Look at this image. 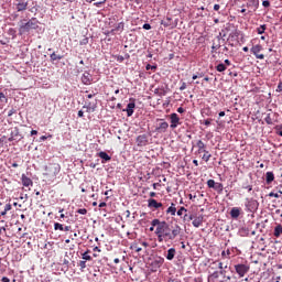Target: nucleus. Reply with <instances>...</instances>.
<instances>
[{
	"mask_svg": "<svg viewBox=\"0 0 282 282\" xmlns=\"http://www.w3.org/2000/svg\"><path fill=\"white\" fill-rule=\"evenodd\" d=\"M267 29H268V26L265 24H262L256 29V32H258V34H265Z\"/></svg>",
	"mask_w": 282,
	"mask_h": 282,
	"instance_id": "nucleus-30",
	"label": "nucleus"
},
{
	"mask_svg": "<svg viewBox=\"0 0 282 282\" xmlns=\"http://www.w3.org/2000/svg\"><path fill=\"white\" fill-rule=\"evenodd\" d=\"M239 215H241V208L232 207L231 210H230L231 219H239Z\"/></svg>",
	"mask_w": 282,
	"mask_h": 282,
	"instance_id": "nucleus-16",
	"label": "nucleus"
},
{
	"mask_svg": "<svg viewBox=\"0 0 282 282\" xmlns=\"http://www.w3.org/2000/svg\"><path fill=\"white\" fill-rule=\"evenodd\" d=\"M235 270L238 274V276L243 278L248 272H250V267L248 264H236Z\"/></svg>",
	"mask_w": 282,
	"mask_h": 282,
	"instance_id": "nucleus-5",
	"label": "nucleus"
},
{
	"mask_svg": "<svg viewBox=\"0 0 282 282\" xmlns=\"http://www.w3.org/2000/svg\"><path fill=\"white\" fill-rule=\"evenodd\" d=\"M184 89H186V83H185V82H183L182 85H181V87H180V90H181V91H184Z\"/></svg>",
	"mask_w": 282,
	"mask_h": 282,
	"instance_id": "nucleus-54",
	"label": "nucleus"
},
{
	"mask_svg": "<svg viewBox=\"0 0 282 282\" xmlns=\"http://www.w3.org/2000/svg\"><path fill=\"white\" fill-rule=\"evenodd\" d=\"M50 58H51V63H55V61H62L63 55H57L56 53H52Z\"/></svg>",
	"mask_w": 282,
	"mask_h": 282,
	"instance_id": "nucleus-26",
	"label": "nucleus"
},
{
	"mask_svg": "<svg viewBox=\"0 0 282 282\" xmlns=\"http://www.w3.org/2000/svg\"><path fill=\"white\" fill-rule=\"evenodd\" d=\"M98 156L104 160L105 162H110L111 161V156L109 154H107V152H99Z\"/></svg>",
	"mask_w": 282,
	"mask_h": 282,
	"instance_id": "nucleus-25",
	"label": "nucleus"
},
{
	"mask_svg": "<svg viewBox=\"0 0 282 282\" xmlns=\"http://www.w3.org/2000/svg\"><path fill=\"white\" fill-rule=\"evenodd\" d=\"M228 67L226 66V64H224V63H220V64H218L217 66H216V69H217V72H226V69H227Z\"/></svg>",
	"mask_w": 282,
	"mask_h": 282,
	"instance_id": "nucleus-32",
	"label": "nucleus"
},
{
	"mask_svg": "<svg viewBox=\"0 0 282 282\" xmlns=\"http://www.w3.org/2000/svg\"><path fill=\"white\" fill-rule=\"evenodd\" d=\"M89 43V37H84L80 42L79 45H87Z\"/></svg>",
	"mask_w": 282,
	"mask_h": 282,
	"instance_id": "nucleus-42",
	"label": "nucleus"
},
{
	"mask_svg": "<svg viewBox=\"0 0 282 282\" xmlns=\"http://www.w3.org/2000/svg\"><path fill=\"white\" fill-rule=\"evenodd\" d=\"M106 2H107V0H101V1H98V2H94V6L96 8H100V6H102V3H106Z\"/></svg>",
	"mask_w": 282,
	"mask_h": 282,
	"instance_id": "nucleus-43",
	"label": "nucleus"
},
{
	"mask_svg": "<svg viewBox=\"0 0 282 282\" xmlns=\"http://www.w3.org/2000/svg\"><path fill=\"white\" fill-rule=\"evenodd\" d=\"M249 3L256 8H259V0H249Z\"/></svg>",
	"mask_w": 282,
	"mask_h": 282,
	"instance_id": "nucleus-41",
	"label": "nucleus"
},
{
	"mask_svg": "<svg viewBox=\"0 0 282 282\" xmlns=\"http://www.w3.org/2000/svg\"><path fill=\"white\" fill-rule=\"evenodd\" d=\"M137 144L138 147H147L149 144V139L147 134H141L137 138Z\"/></svg>",
	"mask_w": 282,
	"mask_h": 282,
	"instance_id": "nucleus-12",
	"label": "nucleus"
},
{
	"mask_svg": "<svg viewBox=\"0 0 282 282\" xmlns=\"http://www.w3.org/2000/svg\"><path fill=\"white\" fill-rule=\"evenodd\" d=\"M245 206L248 213H254L259 208V202H257V199L253 198H247Z\"/></svg>",
	"mask_w": 282,
	"mask_h": 282,
	"instance_id": "nucleus-4",
	"label": "nucleus"
},
{
	"mask_svg": "<svg viewBox=\"0 0 282 282\" xmlns=\"http://www.w3.org/2000/svg\"><path fill=\"white\" fill-rule=\"evenodd\" d=\"M204 77V74L202 73H198L197 75H193V80H197V78H203Z\"/></svg>",
	"mask_w": 282,
	"mask_h": 282,
	"instance_id": "nucleus-44",
	"label": "nucleus"
},
{
	"mask_svg": "<svg viewBox=\"0 0 282 282\" xmlns=\"http://www.w3.org/2000/svg\"><path fill=\"white\" fill-rule=\"evenodd\" d=\"M175 254H177V250H175V248H170L165 253V259H167V261H173V259H175Z\"/></svg>",
	"mask_w": 282,
	"mask_h": 282,
	"instance_id": "nucleus-14",
	"label": "nucleus"
},
{
	"mask_svg": "<svg viewBox=\"0 0 282 282\" xmlns=\"http://www.w3.org/2000/svg\"><path fill=\"white\" fill-rule=\"evenodd\" d=\"M148 208H155V210H158V208H162V203H158L154 198H150L148 199Z\"/></svg>",
	"mask_w": 282,
	"mask_h": 282,
	"instance_id": "nucleus-13",
	"label": "nucleus"
},
{
	"mask_svg": "<svg viewBox=\"0 0 282 282\" xmlns=\"http://www.w3.org/2000/svg\"><path fill=\"white\" fill-rule=\"evenodd\" d=\"M170 120H171V129H177V126L181 124L180 122V116L177 113L173 112L170 115Z\"/></svg>",
	"mask_w": 282,
	"mask_h": 282,
	"instance_id": "nucleus-7",
	"label": "nucleus"
},
{
	"mask_svg": "<svg viewBox=\"0 0 282 282\" xmlns=\"http://www.w3.org/2000/svg\"><path fill=\"white\" fill-rule=\"evenodd\" d=\"M82 83L83 85H91V83H94V77L90 75L89 72H85L82 75Z\"/></svg>",
	"mask_w": 282,
	"mask_h": 282,
	"instance_id": "nucleus-10",
	"label": "nucleus"
},
{
	"mask_svg": "<svg viewBox=\"0 0 282 282\" xmlns=\"http://www.w3.org/2000/svg\"><path fill=\"white\" fill-rule=\"evenodd\" d=\"M209 280L212 282H225V279H221V276L219 275V271H215L214 273H212L209 275Z\"/></svg>",
	"mask_w": 282,
	"mask_h": 282,
	"instance_id": "nucleus-15",
	"label": "nucleus"
},
{
	"mask_svg": "<svg viewBox=\"0 0 282 282\" xmlns=\"http://www.w3.org/2000/svg\"><path fill=\"white\" fill-rule=\"evenodd\" d=\"M269 197H275V199H279V194L274 193V192H270L269 193Z\"/></svg>",
	"mask_w": 282,
	"mask_h": 282,
	"instance_id": "nucleus-46",
	"label": "nucleus"
},
{
	"mask_svg": "<svg viewBox=\"0 0 282 282\" xmlns=\"http://www.w3.org/2000/svg\"><path fill=\"white\" fill-rule=\"evenodd\" d=\"M262 6L263 8H270V1L269 0L262 1Z\"/></svg>",
	"mask_w": 282,
	"mask_h": 282,
	"instance_id": "nucleus-48",
	"label": "nucleus"
},
{
	"mask_svg": "<svg viewBox=\"0 0 282 282\" xmlns=\"http://www.w3.org/2000/svg\"><path fill=\"white\" fill-rule=\"evenodd\" d=\"M225 65H226V67H230V65H232V63H230L229 59H225Z\"/></svg>",
	"mask_w": 282,
	"mask_h": 282,
	"instance_id": "nucleus-59",
	"label": "nucleus"
},
{
	"mask_svg": "<svg viewBox=\"0 0 282 282\" xmlns=\"http://www.w3.org/2000/svg\"><path fill=\"white\" fill-rule=\"evenodd\" d=\"M264 122H267V124H273L274 123L272 121V117L270 116V113H268L267 117L264 118Z\"/></svg>",
	"mask_w": 282,
	"mask_h": 282,
	"instance_id": "nucleus-37",
	"label": "nucleus"
},
{
	"mask_svg": "<svg viewBox=\"0 0 282 282\" xmlns=\"http://www.w3.org/2000/svg\"><path fill=\"white\" fill-rule=\"evenodd\" d=\"M254 56H256V58H259L260 61H263V58H265V55L260 54V53H258V54L254 55Z\"/></svg>",
	"mask_w": 282,
	"mask_h": 282,
	"instance_id": "nucleus-52",
	"label": "nucleus"
},
{
	"mask_svg": "<svg viewBox=\"0 0 282 282\" xmlns=\"http://www.w3.org/2000/svg\"><path fill=\"white\" fill-rule=\"evenodd\" d=\"M162 25H164V28H169V25H171L169 22L164 21L161 23Z\"/></svg>",
	"mask_w": 282,
	"mask_h": 282,
	"instance_id": "nucleus-63",
	"label": "nucleus"
},
{
	"mask_svg": "<svg viewBox=\"0 0 282 282\" xmlns=\"http://www.w3.org/2000/svg\"><path fill=\"white\" fill-rule=\"evenodd\" d=\"M203 153H204L203 160H204L205 162H209V160H210V158H213V155L209 154L208 150H203Z\"/></svg>",
	"mask_w": 282,
	"mask_h": 282,
	"instance_id": "nucleus-31",
	"label": "nucleus"
},
{
	"mask_svg": "<svg viewBox=\"0 0 282 282\" xmlns=\"http://www.w3.org/2000/svg\"><path fill=\"white\" fill-rule=\"evenodd\" d=\"M242 188H246L250 193L252 191V185L242 186Z\"/></svg>",
	"mask_w": 282,
	"mask_h": 282,
	"instance_id": "nucleus-56",
	"label": "nucleus"
},
{
	"mask_svg": "<svg viewBox=\"0 0 282 282\" xmlns=\"http://www.w3.org/2000/svg\"><path fill=\"white\" fill-rule=\"evenodd\" d=\"M177 214V207H175V203H172L171 206L166 209V215H171L172 217H175Z\"/></svg>",
	"mask_w": 282,
	"mask_h": 282,
	"instance_id": "nucleus-18",
	"label": "nucleus"
},
{
	"mask_svg": "<svg viewBox=\"0 0 282 282\" xmlns=\"http://www.w3.org/2000/svg\"><path fill=\"white\" fill-rule=\"evenodd\" d=\"M79 268L82 272H85V268H87V261L85 260L79 261Z\"/></svg>",
	"mask_w": 282,
	"mask_h": 282,
	"instance_id": "nucleus-34",
	"label": "nucleus"
},
{
	"mask_svg": "<svg viewBox=\"0 0 282 282\" xmlns=\"http://www.w3.org/2000/svg\"><path fill=\"white\" fill-rule=\"evenodd\" d=\"M6 105H8V97L6 96V94L0 93V109H3Z\"/></svg>",
	"mask_w": 282,
	"mask_h": 282,
	"instance_id": "nucleus-20",
	"label": "nucleus"
},
{
	"mask_svg": "<svg viewBox=\"0 0 282 282\" xmlns=\"http://www.w3.org/2000/svg\"><path fill=\"white\" fill-rule=\"evenodd\" d=\"M262 50H263V46H261L260 44L253 45L251 47V54H253V56H257V54H260Z\"/></svg>",
	"mask_w": 282,
	"mask_h": 282,
	"instance_id": "nucleus-21",
	"label": "nucleus"
},
{
	"mask_svg": "<svg viewBox=\"0 0 282 282\" xmlns=\"http://www.w3.org/2000/svg\"><path fill=\"white\" fill-rule=\"evenodd\" d=\"M131 250H135V252H142V248L138 246H131Z\"/></svg>",
	"mask_w": 282,
	"mask_h": 282,
	"instance_id": "nucleus-45",
	"label": "nucleus"
},
{
	"mask_svg": "<svg viewBox=\"0 0 282 282\" xmlns=\"http://www.w3.org/2000/svg\"><path fill=\"white\" fill-rule=\"evenodd\" d=\"M275 133H276L278 135H281V138H282V126H276V127H275Z\"/></svg>",
	"mask_w": 282,
	"mask_h": 282,
	"instance_id": "nucleus-40",
	"label": "nucleus"
},
{
	"mask_svg": "<svg viewBox=\"0 0 282 282\" xmlns=\"http://www.w3.org/2000/svg\"><path fill=\"white\" fill-rule=\"evenodd\" d=\"M184 111H185V110H184L183 107L177 108V112H178V113H184Z\"/></svg>",
	"mask_w": 282,
	"mask_h": 282,
	"instance_id": "nucleus-61",
	"label": "nucleus"
},
{
	"mask_svg": "<svg viewBox=\"0 0 282 282\" xmlns=\"http://www.w3.org/2000/svg\"><path fill=\"white\" fill-rule=\"evenodd\" d=\"M210 122H212L210 119H206V120L204 121V124H205L206 127H210Z\"/></svg>",
	"mask_w": 282,
	"mask_h": 282,
	"instance_id": "nucleus-57",
	"label": "nucleus"
},
{
	"mask_svg": "<svg viewBox=\"0 0 282 282\" xmlns=\"http://www.w3.org/2000/svg\"><path fill=\"white\" fill-rule=\"evenodd\" d=\"M2 282H10V279L8 276H3Z\"/></svg>",
	"mask_w": 282,
	"mask_h": 282,
	"instance_id": "nucleus-64",
	"label": "nucleus"
},
{
	"mask_svg": "<svg viewBox=\"0 0 282 282\" xmlns=\"http://www.w3.org/2000/svg\"><path fill=\"white\" fill-rule=\"evenodd\" d=\"M15 10L18 12H24V10H28V1L25 0H15Z\"/></svg>",
	"mask_w": 282,
	"mask_h": 282,
	"instance_id": "nucleus-8",
	"label": "nucleus"
},
{
	"mask_svg": "<svg viewBox=\"0 0 282 282\" xmlns=\"http://www.w3.org/2000/svg\"><path fill=\"white\" fill-rule=\"evenodd\" d=\"M214 189H215V191H224V184H221V183H216Z\"/></svg>",
	"mask_w": 282,
	"mask_h": 282,
	"instance_id": "nucleus-39",
	"label": "nucleus"
},
{
	"mask_svg": "<svg viewBox=\"0 0 282 282\" xmlns=\"http://www.w3.org/2000/svg\"><path fill=\"white\" fill-rule=\"evenodd\" d=\"M158 127H156V132L158 133H166L169 130V122L164 121V119H158Z\"/></svg>",
	"mask_w": 282,
	"mask_h": 282,
	"instance_id": "nucleus-6",
	"label": "nucleus"
},
{
	"mask_svg": "<svg viewBox=\"0 0 282 282\" xmlns=\"http://www.w3.org/2000/svg\"><path fill=\"white\" fill-rule=\"evenodd\" d=\"M31 30H39V20L36 18H32L28 22L21 21L19 34L23 36V34L30 33Z\"/></svg>",
	"mask_w": 282,
	"mask_h": 282,
	"instance_id": "nucleus-2",
	"label": "nucleus"
},
{
	"mask_svg": "<svg viewBox=\"0 0 282 282\" xmlns=\"http://www.w3.org/2000/svg\"><path fill=\"white\" fill-rule=\"evenodd\" d=\"M152 226H156L154 235L158 237L159 243L164 241H175L182 235V227L180 225L171 226L164 220L158 218L153 219Z\"/></svg>",
	"mask_w": 282,
	"mask_h": 282,
	"instance_id": "nucleus-1",
	"label": "nucleus"
},
{
	"mask_svg": "<svg viewBox=\"0 0 282 282\" xmlns=\"http://www.w3.org/2000/svg\"><path fill=\"white\" fill-rule=\"evenodd\" d=\"M54 230H61V231H63V230H64V227H63V225H62L61 223H55V224H54Z\"/></svg>",
	"mask_w": 282,
	"mask_h": 282,
	"instance_id": "nucleus-36",
	"label": "nucleus"
},
{
	"mask_svg": "<svg viewBox=\"0 0 282 282\" xmlns=\"http://www.w3.org/2000/svg\"><path fill=\"white\" fill-rule=\"evenodd\" d=\"M273 235H274V237H281V235H282V226L281 225L275 226Z\"/></svg>",
	"mask_w": 282,
	"mask_h": 282,
	"instance_id": "nucleus-29",
	"label": "nucleus"
},
{
	"mask_svg": "<svg viewBox=\"0 0 282 282\" xmlns=\"http://www.w3.org/2000/svg\"><path fill=\"white\" fill-rule=\"evenodd\" d=\"M155 228H158V226H153V220L151 221V227H150V232H153V230H155Z\"/></svg>",
	"mask_w": 282,
	"mask_h": 282,
	"instance_id": "nucleus-58",
	"label": "nucleus"
},
{
	"mask_svg": "<svg viewBox=\"0 0 282 282\" xmlns=\"http://www.w3.org/2000/svg\"><path fill=\"white\" fill-rule=\"evenodd\" d=\"M77 213L78 215H85L87 213V209L80 208V209H77Z\"/></svg>",
	"mask_w": 282,
	"mask_h": 282,
	"instance_id": "nucleus-47",
	"label": "nucleus"
},
{
	"mask_svg": "<svg viewBox=\"0 0 282 282\" xmlns=\"http://www.w3.org/2000/svg\"><path fill=\"white\" fill-rule=\"evenodd\" d=\"M4 210L8 213V212H10V210H12V205L11 204H7L6 206H4Z\"/></svg>",
	"mask_w": 282,
	"mask_h": 282,
	"instance_id": "nucleus-51",
	"label": "nucleus"
},
{
	"mask_svg": "<svg viewBox=\"0 0 282 282\" xmlns=\"http://www.w3.org/2000/svg\"><path fill=\"white\" fill-rule=\"evenodd\" d=\"M45 175H47V177H56V175H58V173H61V164L58 163H51L45 167Z\"/></svg>",
	"mask_w": 282,
	"mask_h": 282,
	"instance_id": "nucleus-3",
	"label": "nucleus"
},
{
	"mask_svg": "<svg viewBox=\"0 0 282 282\" xmlns=\"http://www.w3.org/2000/svg\"><path fill=\"white\" fill-rule=\"evenodd\" d=\"M153 265H155L156 268H162V265H164V258L162 257L155 258L153 261Z\"/></svg>",
	"mask_w": 282,
	"mask_h": 282,
	"instance_id": "nucleus-23",
	"label": "nucleus"
},
{
	"mask_svg": "<svg viewBox=\"0 0 282 282\" xmlns=\"http://www.w3.org/2000/svg\"><path fill=\"white\" fill-rule=\"evenodd\" d=\"M145 69H147V70H149V69H158V66H153V65H151V64H148V65L145 66Z\"/></svg>",
	"mask_w": 282,
	"mask_h": 282,
	"instance_id": "nucleus-49",
	"label": "nucleus"
},
{
	"mask_svg": "<svg viewBox=\"0 0 282 282\" xmlns=\"http://www.w3.org/2000/svg\"><path fill=\"white\" fill-rule=\"evenodd\" d=\"M219 8H221L219 4H215L214 6V10L217 12V11H219Z\"/></svg>",
	"mask_w": 282,
	"mask_h": 282,
	"instance_id": "nucleus-62",
	"label": "nucleus"
},
{
	"mask_svg": "<svg viewBox=\"0 0 282 282\" xmlns=\"http://www.w3.org/2000/svg\"><path fill=\"white\" fill-rule=\"evenodd\" d=\"M189 219L193 220L192 225L194 226V228H199V226H202V224H204V216H198L195 217L193 215L189 216Z\"/></svg>",
	"mask_w": 282,
	"mask_h": 282,
	"instance_id": "nucleus-9",
	"label": "nucleus"
},
{
	"mask_svg": "<svg viewBox=\"0 0 282 282\" xmlns=\"http://www.w3.org/2000/svg\"><path fill=\"white\" fill-rule=\"evenodd\" d=\"M19 138H21V134L19 133L18 128H14L11 131V137L9 138V142H14V140H19Z\"/></svg>",
	"mask_w": 282,
	"mask_h": 282,
	"instance_id": "nucleus-17",
	"label": "nucleus"
},
{
	"mask_svg": "<svg viewBox=\"0 0 282 282\" xmlns=\"http://www.w3.org/2000/svg\"><path fill=\"white\" fill-rule=\"evenodd\" d=\"M124 31V22H120L117 24L115 29H112V32H123Z\"/></svg>",
	"mask_w": 282,
	"mask_h": 282,
	"instance_id": "nucleus-28",
	"label": "nucleus"
},
{
	"mask_svg": "<svg viewBox=\"0 0 282 282\" xmlns=\"http://www.w3.org/2000/svg\"><path fill=\"white\" fill-rule=\"evenodd\" d=\"M186 212H187L186 207H181V208L176 212V214H177L178 217H182V215H184V213H186Z\"/></svg>",
	"mask_w": 282,
	"mask_h": 282,
	"instance_id": "nucleus-38",
	"label": "nucleus"
},
{
	"mask_svg": "<svg viewBox=\"0 0 282 282\" xmlns=\"http://www.w3.org/2000/svg\"><path fill=\"white\" fill-rule=\"evenodd\" d=\"M196 147L198 148V153H204V151H206V143L202 140L196 142Z\"/></svg>",
	"mask_w": 282,
	"mask_h": 282,
	"instance_id": "nucleus-22",
	"label": "nucleus"
},
{
	"mask_svg": "<svg viewBox=\"0 0 282 282\" xmlns=\"http://www.w3.org/2000/svg\"><path fill=\"white\" fill-rule=\"evenodd\" d=\"M226 268H228V265H225V267H224V262H219V263H218V269H219V270H226Z\"/></svg>",
	"mask_w": 282,
	"mask_h": 282,
	"instance_id": "nucleus-50",
	"label": "nucleus"
},
{
	"mask_svg": "<svg viewBox=\"0 0 282 282\" xmlns=\"http://www.w3.org/2000/svg\"><path fill=\"white\" fill-rule=\"evenodd\" d=\"M14 113H17V110L15 109H11L8 112V117L10 118V117L14 116Z\"/></svg>",
	"mask_w": 282,
	"mask_h": 282,
	"instance_id": "nucleus-53",
	"label": "nucleus"
},
{
	"mask_svg": "<svg viewBox=\"0 0 282 282\" xmlns=\"http://www.w3.org/2000/svg\"><path fill=\"white\" fill-rule=\"evenodd\" d=\"M143 30H151V24L149 23L143 24Z\"/></svg>",
	"mask_w": 282,
	"mask_h": 282,
	"instance_id": "nucleus-55",
	"label": "nucleus"
},
{
	"mask_svg": "<svg viewBox=\"0 0 282 282\" xmlns=\"http://www.w3.org/2000/svg\"><path fill=\"white\" fill-rule=\"evenodd\" d=\"M22 184L23 186L28 187V186H32L34 183L32 182V178L28 177L25 174H22Z\"/></svg>",
	"mask_w": 282,
	"mask_h": 282,
	"instance_id": "nucleus-19",
	"label": "nucleus"
},
{
	"mask_svg": "<svg viewBox=\"0 0 282 282\" xmlns=\"http://www.w3.org/2000/svg\"><path fill=\"white\" fill-rule=\"evenodd\" d=\"M130 100L132 101L127 105L126 109H123V111L127 112L128 118H131V116H133V111L135 109V100L133 99H130Z\"/></svg>",
	"mask_w": 282,
	"mask_h": 282,
	"instance_id": "nucleus-11",
	"label": "nucleus"
},
{
	"mask_svg": "<svg viewBox=\"0 0 282 282\" xmlns=\"http://www.w3.org/2000/svg\"><path fill=\"white\" fill-rule=\"evenodd\" d=\"M265 182H267V184H272V182H274V173L273 172H267Z\"/></svg>",
	"mask_w": 282,
	"mask_h": 282,
	"instance_id": "nucleus-24",
	"label": "nucleus"
},
{
	"mask_svg": "<svg viewBox=\"0 0 282 282\" xmlns=\"http://www.w3.org/2000/svg\"><path fill=\"white\" fill-rule=\"evenodd\" d=\"M216 182H215V180H208L207 181V186H208V188H215V186H216Z\"/></svg>",
	"mask_w": 282,
	"mask_h": 282,
	"instance_id": "nucleus-35",
	"label": "nucleus"
},
{
	"mask_svg": "<svg viewBox=\"0 0 282 282\" xmlns=\"http://www.w3.org/2000/svg\"><path fill=\"white\" fill-rule=\"evenodd\" d=\"M82 259H83L84 261H91V256H89V250H87L86 252H84V253L82 254Z\"/></svg>",
	"mask_w": 282,
	"mask_h": 282,
	"instance_id": "nucleus-33",
	"label": "nucleus"
},
{
	"mask_svg": "<svg viewBox=\"0 0 282 282\" xmlns=\"http://www.w3.org/2000/svg\"><path fill=\"white\" fill-rule=\"evenodd\" d=\"M218 274L221 276V279H225L226 281H230V275H226V269H221L220 271H218Z\"/></svg>",
	"mask_w": 282,
	"mask_h": 282,
	"instance_id": "nucleus-27",
	"label": "nucleus"
},
{
	"mask_svg": "<svg viewBox=\"0 0 282 282\" xmlns=\"http://www.w3.org/2000/svg\"><path fill=\"white\" fill-rule=\"evenodd\" d=\"M152 186H153L154 191H158V186H160V183H154V184H152Z\"/></svg>",
	"mask_w": 282,
	"mask_h": 282,
	"instance_id": "nucleus-60",
	"label": "nucleus"
}]
</instances>
